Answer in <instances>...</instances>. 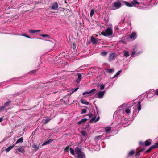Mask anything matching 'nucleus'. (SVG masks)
I'll list each match as a JSON object with an SVG mask.
<instances>
[{"label": "nucleus", "mask_w": 158, "mask_h": 158, "mask_svg": "<svg viewBox=\"0 0 158 158\" xmlns=\"http://www.w3.org/2000/svg\"><path fill=\"white\" fill-rule=\"evenodd\" d=\"M121 70H120L112 78H114L116 77H117L121 73Z\"/></svg>", "instance_id": "obj_27"}, {"label": "nucleus", "mask_w": 158, "mask_h": 158, "mask_svg": "<svg viewBox=\"0 0 158 158\" xmlns=\"http://www.w3.org/2000/svg\"><path fill=\"white\" fill-rule=\"evenodd\" d=\"M40 35L41 36L43 37H49V36L48 35H47V34H41Z\"/></svg>", "instance_id": "obj_40"}, {"label": "nucleus", "mask_w": 158, "mask_h": 158, "mask_svg": "<svg viewBox=\"0 0 158 158\" xmlns=\"http://www.w3.org/2000/svg\"><path fill=\"white\" fill-rule=\"evenodd\" d=\"M100 149V147L99 145H97L94 147V149L96 150H99Z\"/></svg>", "instance_id": "obj_39"}, {"label": "nucleus", "mask_w": 158, "mask_h": 158, "mask_svg": "<svg viewBox=\"0 0 158 158\" xmlns=\"http://www.w3.org/2000/svg\"><path fill=\"white\" fill-rule=\"evenodd\" d=\"M95 107L96 109V111L95 110H94L92 111L91 113L89 115V117L90 118L92 117L90 121V122L91 123L93 121H94V122H96L98 121L99 119V116H98L96 119V116L98 114V112L97 111L96 107Z\"/></svg>", "instance_id": "obj_2"}, {"label": "nucleus", "mask_w": 158, "mask_h": 158, "mask_svg": "<svg viewBox=\"0 0 158 158\" xmlns=\"http://www.w3.org/2000/svg\"><path fill=\"white\" fill-rule=\"evenodd\" d=\"M87 119L86 118L82 119L80 121H79L78 122V123L79 124H81V123H83L85 122H86L87 121Z\"/></svg>", "instance_id": "obj_21"}, {"label": "nucleus", "mask_w": 158, "mask_h": 158, "mask_svg": "<svg viewBox=\"0 0 158 158\" xmlns=\"http://www.w3.org/2000/svg\"><path fill=\"white\" fill-rule=\"evenodd\" d=\"M144 148H143L141 149L139 151L140 152H142L144 150Z\"/></svg>", "instance_id": "obj_55"}, {"label": "nucleus", "mask_w": 158, "mask_h": 158, "mask_svg": "<svg viewBox=\"0 0 158 158\" xmlns=\"http://www.w3.org/2000/svg\"><path fill=\"white\" fill-rule=\"evenodd\" d=\"M135 53V51H133L131 52V55L132 56H133Z\"/></svg>", "instance_id": "obj_47"}, {"label": "nucleus", "mask_w": 158, "mask_h": 158, "mask_svg": "<svg viewBox=\"0 0 158 158\" xmlns=\"http://www.w3.org/2000/svg\"><path fill=\"white\" fill-rule=\"evenodd\" d=\"M24 146H20V147L17 148V150L18 152L23 153L24 152Z\"/></svg>", "instance_id": "obj_15"}, {"label": "nucleus", "mask_w": 158, "mask_h": 158, "mask_svg": "<svg viewBox=\"0 0 158 158\" xmlns=\"http://www.w3.org/2000/svg\"><path fill=\"white\" fill-rule=\"evenodd\" d=\"M139 144L140 145H142L143 144V143L142 142H139Z\"/></svg>", "instance_id": "obj_56"}, {"label": "nucleus", "mask_w": 158, "mask_h": 158, "mask_svg": "<svg viewBox=\"0 0 158 158\" xmlns=\"http://www.w3.org/2000/svg\"><path fill=\"white\" fill-rule=\"evenodd\" d=\"M151 149L150 148V147H149V148L146 151V152L147 153H149L150 152V151H151Z\"/></svg>", "instance_id": "obj_45"}, {"label": "nucleus", "mask_w": 158, "mask_h": 158, "mask_svg": "<svg viewBox=\"0 0 158 158\" xmlns=\"http://www.w3.org/2000/svg\"><path fill=\"white\" fill-rule=\"evenodd\" d=\"M120 41L124 44H126V42L125 41L122 40Z\"/></svg>", "instance_id": "obj_51"}, {"label": "nucleus", "mask_w": 158, "mask_h": 158, "mask_svg": "<svg viewBox=\"0 0 158 158\" xmlns=\"http://www.w3.org/2000/svg\"><path fill=\"white\" fill-rule=\"evenodd\" d=\"M23 36L25 37H26L27 38H30V37L28 35H27V34H25L23 35Z\"/></svg>", "instance_id": "obj_49"}, {"label": "nucleus", "mask_w": 158, "mask_h": 158, "mask_svg": "<svg viewBox=\"0 0 158 158\" xmlns=\"http://www.w3.org/2000/svg\"><path fill=\"white\" fill-rule=\"evenodd\" d=\"M121 5V3L119 2H117L114 3L113 4V6L116 8H119L120 7Z\"/></svg>", "instance_id": "obj_13"}, {"label": "nucleus", "mask_w": 158, "mask_h": 158, "mask_svg": "<svg viewBox=\"0 0 158 158\" xmlns=\"http://www.w3.org/2000/svg\"><path fill=\"white\" fill-rule=\"evenodd\" d=\"M150 94H150V93L148 94V95L147 96V98H148V95H149V97H151L152 96V95H151Z\"/></svg>", "instance_id": "obj_50"}, {"label": "nucleus", "mask_w": 158, "mask_h": 158, "mask_svg": "<svg viewBox=\"0 0 158 158\" xmlns=\"http://www.w3.org/2000/svg\"><path fill=\"white\" fill-rule=\"evenodd\" d=\"M111 130V127H108L105 128V131L106 133L109 132Z\"/></svg>", "instance_id": "obj_29"}, {"label": "nucleus", "mask_w": 158, "mask_h": 158, "mask_svg": "<svg viewBox=\"0 0 158 158\" xmlns=\"http://www.w3.org/2000/svg\"><path fill=\"white\" fill-rule=\"evenodd\" d=\"M137 35L135 32H132L130 36V38L131 39H133L135 40L136 39Z\"/></svg>", "instance_id": "obj_10"}, {"label": "nucleus", "mask_w": 158, "mask_h": 158, "mask_svg": "<svg viewBox=\"0 0 158 158\" xmlns=\"http://www.w3.org/2000/svg\"><path fill=\"white\" fill-rule=\"evenodd\" d=\"M64 64L66 65L64 66V68H67L68 67H66V66L67 67L68 66V62H64Z\"/></svg>", "instance_id": "obj_43"}, {"label": "nucleus", "mask_w": 158, "mask_h": 158, "mask_svg": "<svg viewBox=\"0 0 158 158\" xmlns=\"http://www.w3.org/2000/svg\"><path fill=\"white\" fill-rule=\"evenodd\" d=\"M23 141V137H21L18 139L16 141L15 144H18L19 143H22Z\"/></svg>", "instance_id": "obj_23"}, {"label": "nucleus", "mask_w": 158, "mask_h": 158, "mask_svg": "<svg viewBox=\"0 0 158 158\" xmlns=\"http://www.w3.org/2000/svg\"><path fill=\"white\" fill-rule=\"evenodd\" d=\"M77 75L78 76V78L76 80V81L77 83H78L82 79V76L79 73H77Z\"/></svg>", "instance_id": "obj_12"}, {"label": "nucleus", "mask_w": 158, "mask_h": 158, "mask_svg": "<svg viewBox=\"0 0 158 158\" xmlns=\"http://www.w3.org/2000/svg\"><path fill=\"white\" fill-rule=\"evenodd\" d=\"M40 31L41 30H39L30 29L29 30V32L32 34H34L35 33L40 32Z\"/></svg>", "instance_id": "obj_14"}, {"label": "nucleus", "mask_w": 158, "mask_h": 158, "mask_svg": "<svg viewBox=\"0 0 158 158\" xmlns=\"http://www.w3.org/2000/svg\"><path fill=\"white\" fill-rule=\"evenodd\" d=\"M84 66H83V68H84Z\"/></svg>", "instance_id": "obj_58"}, {"label": "nucleus", "mask_w": 158, "mask_h": 158, "mask_svg": "<svg viewBox=\"0 0 158 158\" xmlns=\"http://www.w3.org/2000/svg\"><path fill=\"white\" fill-rule=\"evenodd\" d=\"M136 107L138 108V111H139L141 109V102L139 101L137 104Z\"/></svg>", "instance_id": "obj_17"}, {"label": "nucleus", "mask_w": 158, "mask_h": 158, "mask_svg": "<svg viewBox=\"0 0 158 158\" xmlns=\"http://www.w3.org/2000/svg\"><path fill=\"white\" fill-rule=\"evenodd\" d=\"M75 152L77 156V158H86L85 153L82 152V149L77 146L75 148Z\"/></svg>", "instance_id": "obj_3"}, {"label": "nucleus", "mask_w": 158, "mask_h": 158, "mask_svg": "<svg viewBox=\"0 0 158 158\" xmlns=\"http://www.w3.org/2000/svg\"><path fill=\"white\" fill-rule=\"evenodd\" d=\"M107 70V72L109 73H110L113 72L114 71V70Z\"/></svg>", "instance_id": "obj_46"}, {"label": "nucleus", "mask_w": 158, "mask_h": 158, "mask_svg": "<svg viewBox=\"0 0 158 158\" xmlns=\"http://www.w3.org/2000/svg\"><path fill=\"white\" fill-rule=\"evenodd\" d=\"M53 140V139H49V140L46 141L44 142L42 145L44 146L47 144H49Z\"/></svg>", "instance_id": "obj_16"}, {"label": "nucleus", "mask_w": 158, "mask_h": 158, "mask_svg": "<svg viewBox=\"0 0 158 158\" xmlns=\"http://www.w3.org/2000/svg\"><path fill=\"white\" fill-rule=\"evenodd\" d=\"M96 91V89H94L91 90L89 91H87L83 92L82 94L83 95H85L86 94L87 95L86 96H85V97H87L88 96H91L94 94L95 93Z\"/></svg>", "instance_id": "obj_6"}, {"label": "nucleus", "mask_w": 158, "mask_h": 158, "mask_svg": "<svg viewBox=\"0 0 158 158\" xmlns=\"http://www.w3.org/2000/svg\"><path fill=\"white\" fill-rule=\"evenodd\" d=\"M131 123V121L128 120V119L125 118L124 117H121L119 121L118 124H120L122 125H124V126H127L129 125Z\"/></svg>", "instance_id": "obj_4"}, {"label": "nucleus", "mask_w": 158, "mask_h": 158, "mask_svg": "<svg viewBox=\"0 0 158 158\" xmlns=\"http://www.w3.org/2000/svg\"><path fill=\"white\" fill-rule=\"evenodd\" d=\"M51 120L50 118H48L44 120V123L45 124H46L48 123L50 120Z\"/></svg>", "instance_id": "obj_30"}, {"label": "nucleus", "mask_w": 158, "mask_h": 158, "mask_svg": "<svg viewBox=\"0 0 158 158\" xmlns=\"http://www.w3.org/2000/svg\"><path fill=\"white\" fill-rule=\"evenodd\" d=\"M69 148L68 147H66L64 149V151L65 152H67L69 151Z\"/></svg>", "instance_id": "obj_44"}, {"label": "nucleus", "mask_w": 158, "mask_h": 158, "mask_svg": "<svg viewBox=\"0 0 158 158\" xmlns=\"http://www.w3.org/2000/svg\"><path fill=\"white\" fill-rule=\"evenodd\" d=\"M102 135L98 136H96L95 138V139L97 140H98L101 139L102 138Z\"/></svg>", "instance_id": "obj_37"}, {"label": "nucleus", "mask_w": 158, "mask_h": 158, "mask_svg": "<svg viewBox=\"0 0 158 158\" xmlns=\"http://www.w3.org/2000/svg\"><path fill=\"white\" fill-rule=\"evenodd\" d=\"M69 150H70L71 153L72 155H74L75 154L74 151V150L73 149V148H69Z\"/></svg>", "instance_id": "obj_32"}, {"label": "nucleus", "mask_w": 158, "mask_h": 158, "mask_svg": "<svg viewBox=\"0 0 158 158\" xmlns=\"http://www.w3.org/2000/svg\"><path fill=\"white\" fill-rule=\"evenodd\" d=\"M32 147L35 150H37L39 148V146L34 144L32 145Z\"/></svg>", "instance_id": "obj_24"}, {"label": "nucleus", "mask_w": 158, "mask_h": 158, "mask_svg": "<svg viewBox=\"0 0 158 158\" xmlns=\"http://www.w3.org/2000/svg\"><path fill=\"white\" fill-rule=\"evenodd\" d=\"M14 146V144L8 147L5 150L6 152H8L10 150L13 148Z\"/></svg>", "instance_id": "obj_22"}, {"label": "nucleus", "mask_w": 158, "mask_h": 158, "mask_svg": "<svg viewBox=\"0 0 158 158\" xmlns=\"http://www.w3.org/2000/svg\"><path fill=\"white\" fill-rule=\"evenodd\" d=\"M150 148H151V149L155 148H157L156 146V144L155 145H152V146H150Z\"/></svg>", "instance_id": "obj_42"}, {"label": "nucleus", "mask_w": 158, "mask_h": 158, "mask_svg": "<svg viewBox=\"0 0 158 158\" xmlns=\"http://www.w3.org/2000/svg\"><path fill=\"white\" fill-rule=\"evenodd\" d=\"M79 89V88L78 87H77L76 88H73L72 89H71V94H73L75 91H77L78 89Z\"/></svg>", "instance_id": "obj_28"}, {"label": "nucleus", "mask_w": 158, "mask_h": 158, "mask_svg": "<svg viewBox=\"0 0 158 158\" xmlns=\"http://www.w3.org/2000/svg\"><path fill=\"white\" fill-rule=\"evenodd\" d=\"M124 3L125 5L128 7H131L133 6V5L131 3L127 1H125Z\"/></svg>", "instance_id": "obj_25"}, {"label": "nucleus", "mask_w": 158, "mask_h": 158, "mask_svg": "<svg viewBox=\"0 0 158 158\" xmlns=\"http://www.w3.org/2000/svg\"><path fill=\"white\" fill-rule=\"evenodd\" d=\"M58 7V5L57 2L54 3L52 5L49 7L50 10H57Z\"/></svg>", "instance_id": "obj_9"}, {"label": "nucleus", "mask_w": 158, "mask_h": 158, "mask_svg": "<svg viewBox=\"0 0 158 158\" xmlns=\"http://www.w3.org/2000/svg\"><path fill=\"white\" fill-rule=\"evenodd\" d=\"M82 135L84 136H85L86 135V134L85 132H83L82 133Z\"/></svg>", "instance_id": "obj_48"}, {"label": "nucleus", "mask_w": 158, "mask_h": 158, "mask_svg": "<svg viewBox=\"0 0 158 158\" xmlns=\"http://www.w3.org/2000/svg\"><path fill=\"white\" fill-rule=\"evenodd\" d=\"M156 146L157 148H158V142H157L156 143Z\"/></svg>", "instance_id": "obj_57"}, {"label": "nucleus", "mask_w": 158, "mask_h": 158, "mask_svg": "<svg viewBox=\"0 0 158 158\" xmlns=\"http://www.w3.org/2000/svg\"><path fill=\"white\" fill-rule=\"evenodd\" d=\"M3 117L0 118V122H2L3 120Z\"/></svg>", "instance_id": "obj_53"}, {"label": "nucleus", "mask_w": 158, "mask_h": 158, "mask_svg": "<svg viewBox=\"0 0 158 158\" xmlns=\"http://www.w3.org/2000/svg\"><path fill=\"white\" fill-rule=\"evenodd\" d=\"M124 56H125V57H128L129 56V52H128L126 51H124Z\"/></svg>", "instance_id": "obj_31"}, {"label": "nucleus", "mask_w": 158, "mask_h": 158, "mask_svg": "<svg viewBox=\"0 0 158 158\" xmlns=\"http://www.w3.org/2000/svg\"><path fill=\"white\" fill-rule=\"evenodd\" d=\"M116 57V54L115 53L113 52L109 54L108 60L109 61L111 62L112 60L114 59Z\"/></svg>", "instance_id": "obj_8"}, {"label": "nucleus", "mask_w": 158, "mask_h": 158, "mask_svg": "<svg viewBox=\"0 0 158 158\" xmlns=\"http://www.w3.org/2000/svg\"><path fill=\"white\" fill-rule=\"evenodd\" d=\"M155 94L158 95V89L155 92Z\"/></svg>", "instance_id": "obj_52"}, {"label": "nucleus", "mask_w": 158, "mask_h": 158, "mask_svg": "<svg viewBox=\"0 0 158 158\" xmlns=\"http://www.w3.org/2000/svg\"><path fill=\"white\" fill-rule=\"evenodd\" d=\"M11 102V101L10 100L4 103V105L6 107H7L10 105Z\"/></svg>", "instance_id": "obj_26"}, {"label": "nucleus", "mask_w": 158, "mask_h": 158, "mask_svg": "<svg viewBox=\"0 0 158 158\" xmlns=\"http://www.w3.org/2000/svg\"><path fill=\"white\" fill-rule=\"evenodd\" d=\"M100 89L101 90H102L103 89H104V88L105 85L104 84H101L100 85Z\"/></svg>", "instance_id": "obj_35"}, {"label": "nucleus", "mask_w": 158, "mask_h": 158, "mask_svg": "<svg viewBox=\"0 0 158 158\" xmlns=\"http://www.w3.org/2000/svg\"><path fill=\"white\" fill-rule=\"evenodd\" d=\"M140 152H137V153L136 154V156L138 155V156H139V155H140Z\"/></svg>", "instance_id": "obj_54"}, {"label": "nucleus", "mask_w": 158, "mask_h": 158, "mask_svg": "<svg viewBox=\"0 0 158 158\" xmlns=\"http://www.w3.org/2000/svg\"><path fill=\"white\" fill-rule=\"evenodd\" d=\"M131 3L134 5H139V3L136 0H133V1L131 2Z\"/></svg>", "instance_id": "obj_20"}, {"label": "nucleus", "mask_w": 158, "mask_h": 158, "mask_svg": "<svg viewBox=\"0 0 158 158\" xmlns=\"http://www.w3.org/2000/svg\"><path fill=\"white\" fill-rule=\"evenodd\" d=\"M82 112H81V114H85V113L86 112V109H81Z\"/></svg>", "instance_id": "obj_41"}, {"label": "nucleus", "mask_w": 158, "mask_h": 158, "mask_svg": "<svg viewBox=\"0 0 158 158\" xmlns=\"http://www.w3.org/2000/svg\"><path fill=\"white\" fill-rule=\"evenodd\" d=\"M107 54V52L106 51H103L101 53V54L102 55L105 56Z\"/></svg>", "instance_id": "obj_36"}, {"label": "nucleus", "mask_w": 158, "mask_h": 158, "mask_svg": "<svg viewBox=\"0 0 158 158\" xmlns=\"http://www.w3.org/2000/svg\"><path fill=\"white\" fill-rule=\"evenodd\" d=\"M94 10L93 9H92L90 11V16L91 17H92L94 14Z\"/></svg>", "instance_id": "obj_38"}, {"label": "nucleus", "mask_w": 158, "mask_h": 158, "mask_svg": "<svg viewBox=\"0 0 158 158\" xmlns=\"http://www.w3.org/2000/svg\"><path fill=\"white\" fill-rule=\"evenodd\" d=\"M112 34L113 31L112 29L109 28H107L106 30L103 31L101 33V34L105 36L110 35H112Z\"/></svg>", "instance_id": "obj_5"}, {"label": "nucleus", "mask_w": 158, "mask_h": 158, "mask_svg": "<svg viewBox=\"0 0 158 158\" xmlns=\"http://www.w3.org/2000/svg\"><path fill=\"white\" fill-rule=\"evenodd\" d=\"M80 102L81 103L85 105H88L89 104V102L83 99H81L80 100Z\"/></svg>", "instance_id": "obj_18"}, {"label": "nucleus", "mask_w": 158, "mask_h": 158, "mask_svg": "<svg viewBox=\"0 0 158 158\" xmlns=\"http://www.w3.org/2000/svg\"><path fill=\"white\" fill-rule=\"evenodd\" d=\"M6 107L4 105L0 107V111L2 112L4 110V109Z\"/></svg>", "instance_id": "obj_33"}, {"label": "nucleus", "mask_w": 158, "mask_h": 158, "mask_svg": "<svg viewBox=\"0 0 158 158\" xmlns=\"http://www.w3.org/2000/svg\"><path fill=\"white\" fill-rule=\"evenodd\" d=\"M105 93V91H99L95 94V97L99 98H102L103 97Z\"/></svg>", "instance_id": "obj_7"}, {"label": "nucleus", "mask_w": 158, "mask_h": 158, "mask_svg": "<svg viewBox=\"0 0 158 158\" xmlns=\"http://www.w3.org/2000/svg\"><path fill=\"white\" fill-rule=\"evenodd\" d=\"M124 106V105H122L118 108L117 112L118 115H120L122 114H123L124 112L128 114L130 113L131 110L130 108H131V106L130 107L128 108H125L124 109H123V107Z\"/></svg>", "instance_id": "obj_1"}, {"label": "nucleus", "mask_w": 158, "mask_h": 158, "mask_svg": "<svg viewBox=\"0 0 158 158\" xmlns=\"http://www.w3.org/2000/svg\"><path fill=\"white\" fill-rule=\"evenodd\" d=\"M98 40L99 39L98 38H95L93 36H92L91 39V41L94 44L97 43L98 42Z\"/></svg>", "instance_id": "obj_11"}, {"label": "nucleus", "mask_w": 158, "mask_h": 158, "mask_svg": "<svg viewBox=\"0 0 158 158\" xmlns=\"http://www.w3.org/2000/svg\"><path fill=\"white\" fill-rule=\"evenodd\" d=\"M134 153V150H131L130 151L129 153H128V155L129 156H131L133 155Z\"/></svg>", "instance_id": "obj_34"}, {"label": "nucleus", "mask_w": 158, "mask_h": 158, "mask_svg": "<svg viewBox=\"0 0 158 158\" xmlns=\"http://www.w3.org/2000/svg\"><path fill=\"white\" fill-rule=\"evenodd\" d=\"M152 140L150 139H148L146 140L145 142V145L146 146H148L151 144Z\"/></svg>", "instance_id": "obj_19"}]
</instances>
